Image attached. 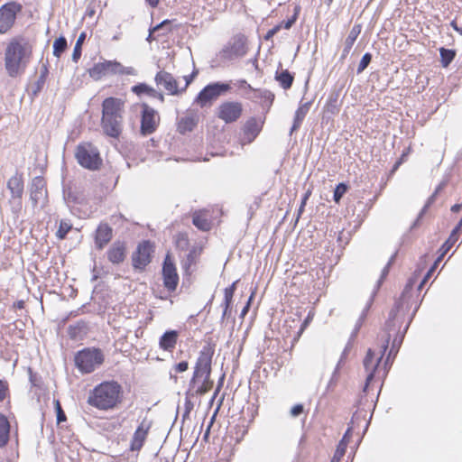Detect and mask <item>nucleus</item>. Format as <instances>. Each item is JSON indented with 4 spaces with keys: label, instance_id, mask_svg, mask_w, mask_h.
Instances as JSON below:
<instances>
[{
    "label": "nucleus",
    "instance_id": "2",
    "mask_svg": "<svg viewBox=\"0 0 462 462\" xmlns=\"http://www.w3.org/2000/svg\"><path fill=\"white\" fill-rule=\"evenodd\" d=\"M213 352L209 347H203L197 359L194 373L189 388L196 395H203L213 387L210 379Z\"/></svg>",
    "mask_w": 462,
    "mask_h": 462
},
{
    "label": "nucleus",
    "instance_id": "19",
    "mask_svg": "<svg viewBox=\"0 0 462 462\" xmlns=\"http://www.w3.org/2000/svg\"><path fill=\"white\" fill-rule=\"evenodd\" d=\"M116 71V62L112 61H103L95 64L92 68L88 69L89 76L94 80H99L103 77H106L110 74H114Z\"/></svg>",
    "mask_w": 462,
    "mask_h": 462
},
{
    "label": "nucleus",
    "instance_id": "38",
    "mask_svg": "<svg viewBox=\"0 0 462 462\" xmlns=\"http://www.w3.org/2000/svg\"><path fill=\"white\" fill-rule=\"evenodd\" d=\"M132 91L136 95L147 94L152 96L155 93V89L145 83H139L132 88Z\"/></svg>",
    "mask_w": 462,
    "mask_h": 462
},
{
    "label": "nucleus",
    "instance_id": "41",
    "mask_svg": "<svg viewBox=\"0 0 462 462\" xmlns=\"http://www.w3.org/2000/svg\"><path fill=\"white\" fill-rule=\"evenodd\" d=\"M71 229V225L61 220L60 223L59 229L56 233L57 237L60 239H64L66 235L69 233V231Z\"/></svg>",
    "mask_w": 462,
    "mask_h": 462
},
{
    "label": "nucleus",
    "instance_id": "63",
    "mask_svg": "<svg viewBox=\"0 0 462 462\" xmlns=\"http://www.w3.org/2000/svg\"><path fill=\"white\" fill-rule=\"evenodd\" d=\"M182 244L183 245H187L188 244V238H187L186 235L180 234L178 236V245H181Z\"/></svg>",
    "mask_w": 462,
    "mask_h": 462
},
{
    "label": "nucleus",
    "instance_id": "56",
    "mask_svg": "<svg viewBox=\"0 0 462 462\" xmlns=\"http://www.w3.org/2000/svg\"><path fill=\"white\" fill-rule=\"evenodd\" d=\"M351 436V429H347V430L345 432L342 439L339 441L338 445H341L342 443H345L344 445V452L346 453V449L347 447V443L349 441Z\"/></svg>",
    "mask_w": 462,
    "mask_h": 462
},
{
    "label": "nucleus",
    "instance_id": "46",
    "mask_svg": "<svg viewBox=\"0 0 462 462\" xmlns=\"http://www.w3.org/2000/svg\"><path fill=\"white\" fill-rule=\"evenodd\" d=\"M117 73L135 75L136 70L133 67H124L121 63L117 62Z\"/></svg>",
    "mask_w": 462,
    "mask_h": 462
},
{
    "label": "nucleus",
    "instance_id": "35",
    "mask_svg": "<svg viewBox=\"0 0 462 462\" xmlns=\"http://www.w3.org/2000/svg\"><path fill=\"white\" fill-rule=\"evenodd\" d=\"M67 49V40L65 37L60 36L53 42V55L60 58L61 53Z\"/></svg>",
    "mask_w": 462,
    "mask_h": 462
},
{
    "label": "nucleus",
    "instance_id": "4",
    "mask_svg": "<svg viewBox=\"0 0 462 462\" xmlns=\"http://www.w3.org/2000/svg\"><path fill=\"white\" fill-rule=\"evenodd\" d=\"M104 361V356L99 349L84 348L74 357L76 367L83 374L92 373Z\"/></svg>",
    "mask_w": 462,
    "mask_h": 462
},
{
    "label": "nucleus",
    "instance_id": "54",
    "mask_svg": "<svg viewBox=\"0 0 462 462\" xmlns=\"http://www.w3.org/2000/svg\"><path fill=\"white\" fill-rule=\"evenodd\" d=\"M189 367V364L187 361H181L178 364L175 365L174 366V370L177 372V373H183L185 372Z\"/></svg>",
    "mask_w": 462,
    "mask_h": 462
},
{
    "label": "nucleus",
    "instance_id": "64",
    "mask_svg": "<svg viewBox=\"0 0 462 462\" xmlns=\"http://www.w3.org/2000/svg\"><path fill=\"white\" fill-rule=\"evenodd\" d=\"M108 259L115 263H116V250L114 248H111L108 251Z\"/></svg>",
    "mask_w": 462,
    "mask_h": 462
},
{
    "label": "nucleus",
    "instance_id": "18",
    "mask_svg": "<svg viewBox=\"0 0 462 462\" xmlns=\"http://www.w3.org/2000/svg\"><path fill=\"white\" fill-rule=\"evenodd\" d=\"M23 180L22 174L16 173L7 181V189L11 192L12 199L14 201L18 208L22 207V197L23 194Z\"/></svg>",
    "mask_w": 462,
    "mask_h": 462
},
{
    "label": "nucleus",
    "instance_id": "6",
    "mask_svg": "<svg viewBox=\"0 0 462 462\" xmlns=\"http://www.w3.org/2000/svg\"><path fill=\"white\" fill-rule=\"evenodd\" d=\"M384 329L386 332V336L381 346V356L378 358L374 359V352L372 349H368L366 356L364 358L363 365L365 371L367 372L365 384L363 389L364 392H366L369 383L373 381L377 367L388 348L389 341L391 338V332L393 330L387 329L386 327L384 328Z\"/></svg>",
    "mask_w": 462,
    "mask_h": 462
},
{
    "label": "nucleus",
    "instance_id": "17",
    "mask_svg": "<svg viewBox=\"0 0 462 462\" xmlns=\"http://www.w3.org/2000/svg\"><path fill=\"white\" fill-rule=\"evenodd\" d=\"M46 197L47 190L44 179L40 176L34 177L30 187V199L33 207H36L40 202H43Z\"/></svg>",
    "mask_w": 462,
    "mask_h": 462
},
{
    "label": "nucleus",
    "instance_id": "62",
    "mask_svg": "<svg viewBox=\"0 0 462 462\" xmlns=\"http://www.w3.org/2000/svg\"><path fill=\"white\" fill-rule=\"evenodd\" d=\"M253 296H254V294H252V295L250 296V298H249V300H248V301H247L246 305L243 308V310H242V311H241V314H240V316H241L242 318H244V317L247 314V312H248V310H249V308H250V303H251V300H252Z\"/></svg>",
    "mask_w": 462,
    "mask_h": 462
},
{
    "label": "nucleus",
    "instance_id": "22",
    "mask_svg": "<svg viewBox=\"0 0 462 462\" xmlns=\"http://www.w3.org/2000/svg\"><path fill=\"white\" fill-rule=\"evenodd\" d=\"M113 229L106 224H100L96 232V244L102 249L112 238Z\"/></svg>",
    "mask_w": 462,
    "mask_h": 462
},
{
    "label": "nucleus",
    "instance_id": "25",
    "mask_svg": "<svg viewBox=\"0 0 462 462\" xmlns=\"http://www.w3.org/2000/svg\"><path fill=\"white\" fill-rule=\"evenodd\" d=\"M310 102H306L304 104H301L296 110L293 124L290 130V135H291L295 131H297L300 127L302 121L304 120L306 115L310 110Z\"/></svg>",
    "mask_w": 462,
    "mask_h": 462
},
{
    "label": "nucleus",
    "instance_id": "59",
    "mask_svg": "<svg viewBox=\"0 0 462 462\" xmlns=\"http://www.w3.org/2000/svg\"><path fill=\"white\" fill-rule=\"evenodd\" d=\"M440 254L439 256L436 259L433 266L431 268H433V271L435 270V268L438 266L439 263L443 259L444 255L448 252V251H445V247H444V245H442L441 248H440Z\"/></svg>",
    "mask_w": 462,
    "mask_h": 462
},
{
    "label": "nucleus",
    "instance_id": "49",
    "mask_svg": "<svg viewBox=\"0 0 462 462\" xmlns=\"http://www.w3.org/2000/svg\"><path fill=\"white\" fill-rule=\"evenodd\" d=\"M197 75V71H193L190 75L184 76L183 79L185 80V85L183 88H180V94L183 93L189 85L193 81L195 76Z\"/></svg>",
    "mask_w": 462,
    "mask_h": 462
},
{
    "label": "nucleus",
    "instance_id": "50",
    "mask_svg": "<svg viewBox=\"0 0 462 462\" xmlns=\"http://www.w3.org/2000/svg\"><path fill=\"white\" fill-rule=\"evenodd\" d=\"M393 258H394V255H393L391 257V259L389 260V262L387 263V264L383 267V271H382V274H381V278L380 280L378 281V286L380 285V283L382 282V281L387 276L388 273H389V268L393 261Z\"/></svg>",
    "mask_w": 462,
    "mask_h": 462
},
{
    "label": "nucleus",
    "instance_id": "8",
    "mask_svg": "<svg viewBox=\"0 0 462 462\" xmlns=\"http://www.w3.org/2000/svg\"><path fill=\"white\" fill-rule=\"evenodd\" d=\"M246 52L245 37L244 35H236L223 47L219 52V57L221 60H232L245 56Z\"/></svg>",
    "mask_w": 462,
    "mask_h": 462
},
{
    "label": "nucleus",
    "instance_id": "55",
    "mask_svg": "<svg viewBox=\"0 0 462 462\" xmlns=\"http://www.w3.org/2000/svg\"><path fill=\"white\" fill-rule=\"evenodd\" d=\"M297 15L298 13L296 11L295 14L290 19L282 23V26H283L285 29H290L295 23L297 20Z\"/></svg>",
    "mask_w": 462,
    "mask_h": 462
},
{
    "label": "nucleus",
    "instance_id": "51",
    "mask_svg": "<svg viewBox=\"0 0 462 462\" xmlns=\"http://www.w3.org/2000/svg\"><path fill=\"white\" fill-rule=\"evenodd\" d=\"M304 411V407L302 404H296L291 409V415L292 417H298Z\"/></svg>",
    "mask_w": 462,
    "mask_h": 462
},
{
    "label": "nucleus",
    "instance_id": "34",
    "mask_svg": "<svg viewBox=\"0 0 462 462\" xmlns=\"http://www.w3.org/2000/svg\"><path fill=\"white\" fill-rule=\"evenodd\" d=\"M440 53V61L444 68H447L454 60L456 56V52L453 50L446 49V48H440L439 49Z\"/></svg>",
    "mask_w": 462,
    "mask_h": 462
},
{
    "label": "nucleus",
    "instance_id": "53",
    "mask_svg": "<svg viewBox=\"0 0 462 462\" xmlns=\"http://www.w3.org/2000/svg\"><path fill=\"white\" fill-rule=\"evenodd\" d=\"M440 189H441V186L439 185V186L436 189L435 192H434V193H433V194L429 198V199H428V201H427L426 205L424 206V208H422V210H421V212H420V216L425 212L426 208H428L431 203H433V201H434V199H435V197H436L437 193L440 190Z\"/></svg>",
    "mask_w": 462,
    "mask_h": 462
},
{
    "label": "nucleus",
    "instance_id": "15",
    "mask_svg": "<svg viewBox=\"0 0 462 462\" xmlns=\"http://www.w3.org/2000/svg\"><path fill=\"white\" fill-rule=\"evenodd\" d=\"M242 105L239 102H224L217 108V116L226 124L236 122L242 115Z\"/></svg>",
    "mask_w": 462,
    "mask_h": 462
},
{
    "label": "nucleus",
    "instance_id": "9",
    "mask_svg": "<svg viewBox=\"0 0 462 462\" xmlns=\"http://www.w3.org/2000/svg\"><path fill=\"white\" fill-rule=\"evenodd\" d=\"M231 88L230 85L224 82H214L207 85L198 94L195 102L201 107L207 106L208 103H211L217 99L222 94L227 92Z\"/></svg>",
    "mask_w": 462,
    "mask_h": 462
},
{
    "label": "nucleus",
    "instance_id": "27",
    "mask_svg": "<svg viewBox=\"0 0 462 462\" xmlns=\"http://www.w3.org/2000/svg\"><path fill=\"white\" fill-rule=\"evenodd\" d=\"M202 252V248L199 246H193L186 258L181 261V267L186 273H189V268L191 265L195 264L197 258L200 255Z\"/></svg>",
    "mask_w": 462,
    "mask_h": 462
},
{
    "label": "nucleus",
    "instance_id": "31",
    "mask_svg": "<svg viewBox=\"0 0 462 462\" xmlns=\"http://www.w3.org/2000/svg\"><path fill=\"white\" fill-rule=\"evenodd\" d=\"M408 328H409V324H407V325L405 326V328H404V329H403L402 334H401V335H397V336L393 338V343H392V347H391V349H390V352H389L388 356H387V358H386V360H385V363H384V365H388V363L390 362L391 356H392L393 354L396 355V353L398 352L399 347H400V346H401V345H402V340H403V337H404V334L406 333V331H407Z\"/></svg>",
    "mask_w": 462,
    "mask_h": 462
},
{
    "label": "nucleus",
    "instance_id": "30",
    "mask_svg": "<svg viewBox=\"0 0 462 462\" xmlns=\"http://www.w3.org/2000/svg\"><path fill=\"white\" fill-rule=\"evenodd\" d=\"M10 423L7 418L0 413V448L5 446L9 440Z\"/></svg>",
    "mask_w": 462,
    "mask_h": 462
},
{
    "label": "nucleus",
    "instance_id": "37",
    "mask_svg": "<svg viewBox=\"0 0 462 462\" xmlns=\"http://www.w3.org/2000/svg\"><path fill=\"white\" fill-rule=\"evenodd\" d=\"M44 76H39L37 80L30 88V95L32 98L38 96L45 85Z\"/></svg>",
    "mask_w": 462,
    "mask_h": 462
},
{
    "label": "nucleus",
    "instance_id": "44",
    "mask_svg": "<svg viewBox=\"0 0 462 462\" xmlns=\"http://www.w3.org/2000/svg\"><path fill=\"white\" fill-rule=\"evenodd\" d=\"M311 192L310 190H308L302 199H301V203L300 205V208L298 209V213H297V217H296V220H295V224L299 221V218L300 217L302 212L304 211V208L306 206V203H307V200L309 199L310 196Z\"/></svg>",
    "mask_w": 462,
    "mask_h": 462
},
{
    "label": "nucleus",
    "instance_id": "32",
    "mask_svg": "<svg viewBox=\"0 0 462 462\" xmlns=\"http://www.w3.org/2000/svg\"><path fill=\"white\" fill-rule=\"evenodd\" d=\"M255 97L263 101V106L270 107L274 99V94L267 89H254Z\"/></svg>",
    "mask_w": 462,
    "mask_h": 462
},
{
    "label": "nucleus",
    "instance_id": "57",
    "mask_svg": "<svg viewBox=\"0 0 462 462\" xmlns=\"http://www.w3.org/2000/svg\"><path fill=\"white\" fill-rule=\"evenodd\" d=\"M281 27H282V25H276L273 28H272L271 30H269L266 32L264 39L266 41H269L270 39H272L280 31Z\"/></svg>",
    "mask_w": 462,
    "mask_h": 462
},
{
    "label": "nucleus",
    "instance_id": "29",
    "mask_svg": "<svg viewBox=\"0 0 462 462\" xmlns=\"http://www.w3.org/2000/svg\"><path fill=\"white\" fill-rule=\"evenodd\" d=\"M275 79L279 82L283 89H289L293 83L294 75L288 69H282L281 72L276 71Z\"/></svg>",
    "mask_w": 462,
    "mask_h": 462
},
{
    "label": "nucleus",
    "instance_id": "28",
    "mask_svg": "<svg viewBox=\"0 0 462 462\" xmlns=\"http://www.w3.org/2000/svg\"><path fill=\"white\" fill-rule=\"evenodd\" d=\"M198 124V118L196 116H188L182 117L178 123V131L184 134L188 132H191Z\"/></svg>",
    "mask_w": 462,
    "mask_h": 462
},
{
    "label": "nucleus",
    "instance_id": "12",
    "mask_svg": "<svg viewBox=\"0 0 462 462\" xmlns=\"http://www.w3.org/2000/svg\"><path fill=\"white\" fill-rule=\"evenodd\" d=\"M21 9V5L15 2L7 3L0 7V33H5L12 28Z\"/></svg>",
    "mask_w": 462,
    "mask_h": 462
},
{
    "label": "nucleus",
    "instance_id": "14",
    "mask_svg": "<svg viewBox=\"0 0 462 462\" xmlns=\"http://www.w3.org/2000/svg\"><path fill=\"white\" fill-rule=\"evenodd\" d=\"M162 278L163 285L168 291H173L176 290L179 283V275L170 254H167L163 260Z\"/></svg>",
    "mask_w": 462,
    "mask_h": 462
},
{
    "label": "nucleus",
    "instance_id": "33",
    "mask_svg": "<svg viewBox=\"0 0 462 462\" xmlns=\"http://www.w3.org/2000/svg\"><path fill=\"white\" fill-rule=\"evenodd\" d=\"M338 97L339 93L338 91H334L331 93L328 97L326 107L327 110L332 114H336L339 111V105H338Z\"/></svg>",
    "mask_w": 462,
    "mask_h": 462
},
{
    "label": "nucleus",
    "instance_id": "36",
    "mask_svg": "<svg viewBox=\"0 0 462 462\" xmlns=\"http://www.w3.org/2000/svg\"><path fill=\"white\" fill-rule=\"evenodd\" d=\"M85 39H86V33L81 32L76 42V44L74 46V50L72 52L71 59L74 62H78V60H79V58L81 56V48H82V44H83Z\"/></svg>",
    "mask_w": 462,
    "mask_h": 462
},
{
    "label": "nucleus",
    "instance_id": "47",
    "mask_svg": "<svg viewBox=\"0 0 462 462\" xmlns=\"http://www.w3.org/2000/svg\"><path fill=\"white\" fill-rule=\"evenodd\" d=\"M171 22L169 20H164L162 23H158L156 26L152 28V31L158 32L159 30H165V32H168L171 31Z\"/></svg>",
    "mask_w": 462,
    "mask_h": 462
},
{
    "label": "nucleus",
    "instance_id": "45",
    "mask_svg": "<svg viewBox=\"0 0 462 462\" xmlns=\"http://www.w3.org/2000/svg\"><path fill=\"white\" fill-rule=\"evenodd\" d=\"M344 445H345V443H342L341 445H337L336 452H335L333 458L330 462H339L341 460V458L345 455Z\"/></svg>",
    "mask_w": 462,
    "mask_h": 462
},
{
    "label": "nucleus",
    "instance_id": "10",
    "mask_svg": "<svg viewBox=\"0 0 462 462\" xmlns=\"http://www.w3.org/2000/svg\"><path fill=\"white\" fill-rule=\"evenodd\" d=\"M141 107V134L143 135L152 134L159 125L160 116L154 108L146 103H143Z\"/></svg>",
    "mask_w": 462,
    "mask_h": 462
},
{
    "label": "nucleus",
    "instance_id": "7",
    "mask_svg": "<svg viewBox=\"0 0 462 462\" xmlns=\"http://www.w3.org/2000/svg\"><path fill=\"white\" fill-rule=\"evenodd\" d=\"M101 126L106 135L116 137V98L112 97L103 101Z\"/></svg>",
    "mask_w": 462,
    "mask_h": 462
},
{
    "label": "nucleus",
    "instance_id": "42",
    "mask_svg": "<svg viewBox=\"0 0 462 462\" xmlns=\"http://www.w3.org/2000/svg\"><path fill=\"white\" fill-rule=\"evenodd\" d=\"M54 408L57 415V423L60 424L61 422L66 421V414L63 411L60 402L58 400L54 401Z\"/></svg>",
    "mask_w": 462,
    "mask_h": 462
},
{
    "label": "nucleus",
    "instance_id": "48",
    "mask_svg": "<svg viewBox=\"0 0 462 462\" xmlns=\"http://www.w3.org/2000/svg\"><path fill=\"white\" fill-rule=\"evenodd\" d=\"M8 393V384L6 382L0 380V402H3Z\"/></svg>",
    "mask_w": 462,
    "mask_h": 462
},
{
    "label": "nucleus",
    "instance_id": "60",
    "mask_svg": "<svg viewBox=\"0 0 462 462\" xmlns=\"http://www.w3.org/2000/svg\"><path fill=\"white\" fill-rule=\"evenodd\" d=\"M432 273H433V268H430L428 271V273H426V275L424 276V278L422 279V281L420 282V283L419 284L418 290H421L422 289L424 284L427 282L428 279H430V277L431 276Z\"/></svg>",
    "mask_w": 462,
    "mask_h": 462
},
{
    "label": "nucleus",
    "instance_id": "16",
    "mask_svg": "<svg viewBox=\"0 0 462 462\" xmlns=\"http://www.w3.org/2000/svg\"><path fill=\"white\" fill-rule=\"evenodd\" d=\"M154 81L157 86H162L169 95L177 96L180 94L178 82L170 72L160 70L155 75Z\"/></svg>",
    "mask_w": 462,
    "mask_h": 462
},
{
    "label": "nucleus",
    "instance_id": "26",
    "mask_svg": "<svg viewBox=\"0 0 462 462\" xmlns=\"http://www.w3.org/2000/svg\"><path fill=\"white\" fill-rule=\"evenodd\" d=\"M360 32H361L360 25H355L350 30V32L345 41V43H344V48H343L342 54L340 57L341 60H345L347 57L355 42L356 41V38L358 37Z\"/></svg>",
    "mask_w": 462,
    "mask_h": 462
},
{
    "label": "nucleus",
    "instance_id": "1",
    "mask_svg": "<svg viewBox=\"0 0 462 462\" xmlns=\"http://www.w3.org/2000/svg\"><path fill=\"white\" fill-rule=\"evenodd\" d=\"M31 48L23 38H14L5 51V67L7 74L15 78L22 74L29 62Z\"/></svg>",
    "mask_w": 462,
    "mask_h": 462
},
{
    "label": "nucleus",
    "instance_id": "58",
    "mask_svg": "<svg viewBox=\"0 0 462 462\" xmlns=\"http://www.w3.org/2000/svg\"><path fill=\"white\" fill-rule=\"evenodd\" d=\"M371 302H372V299H370L369 303L366 305L365 309L364 310V311H363V313H362V315H361V317H360V319L358 320V323L356 326V329H355L354 335H356L357 330L359 329V328L361 326V323H362V320L365 319V313L368 310V309L370 308Z\"/></svg>",
    "mask_w": 462,
    "mask_h": 462
},
{
    "label": "nucleus",
    "instance_id": "52",
    "mask_svg": "<svg viewBox=\"0 0 462 462\" xmlns=\"http://www.w3.org/2000/svg\"><path fill=\"white\" fill-rule=\"evenodd\" d=\"M234 293L225 289L224 291V302L223 305L231 306Z\"/></svg>",
    "mask_w": 462,
    "mask_h": 462
},
{
    "label": "nucleus",
    "instance_id": "20",
    "mask_svg": "<svg viewBox=\"0 0 462 462\" xmlns=\"http://www.w3.org/2000/svg\"><path fill=\"white\" fill-rule=\"evenodd\" d=\"M150 425L146 424L144 421H143L138 428L136 429L133 439L131 442V450L132 451H138L141 449V448L143 445V442L146 439L148 430H149Z\"/></svg>",
    "mask_w": 462,
    "mask_h": 462
},
{
    "label": "nucleus",
    "instance_id": "43",
    "mask_svg": "<svg viewBox=\"0 0 462 462\" xmlns=\"http://www.w3.org/2000/svg\"><path fill=\"white\" fill-rule=\"evenodd\" d=\"M196 394L192 393V390L189 388L188 392L186 393V398H185V403H184V410L188 412H190L193 408L194 404L190 400V397L195 396Z\"/></svg>",
    "mask_w": 462,
    "mask_h": 462
},
{
    "label": "nucleus",
    "instance_id": "39",
    "mask_svg": "<svg viewBox=\"0 0 462 462\" xmlns=\"http://www.w3.org/2000/svg\"><path fill=\"white\" fill-rule=\"evenodd\" d=\"M346 190H347V186L345 183L337 184L334 190V194H333L334 201L336 203H338L340 201V199H342V197L344 196V194L346 192Z\"/></svg>",
    "mask_w": 462,
    "mask_h": 462
},
{
    "label": "nucleus",
    "instance_id": "3",
    "mask_svg": "<svg viewBox=\"0 0 462 462\" xmlns=\"http://www.w3.org/2000/svg\"><path fill=\"white\" fill-rule=\"evenodd\" d=\"M88 403L103 410L113 408L116 405V383L106 382L96 387L88 397Z\"/></svg>",
    "mask_w": 462,
    "mask_h": 462
},
{
    "label": "nucleus",
    "instance_id": "21",
    "mask_svg": "<svg viewBox=\"0 0 462 462\" xmlns=\"http://www.w3.org/2000/svg\"><path fill=\"white\" fill-rule=\"evenodd\" d=\"M263 121L252 117L247 120L244 127V134L249 143H251L259 134L262 130Z\"/></svg>",
    "mask_w": 462,
    "mask_h": 462
},
{
    "label": "nucleus",
    "instance_id": "13",
    "mask_svg": "<svg viewBox=\"0 0 462 462\" xmlns=\"http://www.w3.org/2000/svg\"><path fill=\"white\" fill-rule=\"evenodd\" d=\"M414 284L413 279H410L404 287L402 296L395 301L393 308L389 312L388 319L386 320V328L389 330H396L400 328L402 322V318L399 317V312L402 307V299L405 294L411 291Z\"/></svg>",
    "mask_w": 462,
    "mask_h": 462
},
{
    "label": "nucleus",
    "instance_id": "11",
    "mask_svg": "<svg viewBox=\"0 0 462 462\" xmlns=\"http://www.w3.org/2000/svg\"><path fill=\"white\" fill-rule=\"evenodd\" d=\"M152 245L144 240L140 243L132 254V263L134 270L143 272L152 261Z\"/></svg>",
    "mask_w": 462,
    "mask_h": 462
},
{
    "label": "nucleus",
    "instance_id": "24",
    "mask_svg": "<svg viewBox=\"0 0 462 462\" xmlns=\"http://www.w3.org/2000/svg\"><path fill=\"white\" fill-rule=\"evenodd\" d=\"M192 223L201 231H208L211 228V222L205 210L195 211L192 215Z\"/></svg>",
    "mask_w": 462,
    "mask_h": 462
},
{
    "label": "nucleus",
    "instance_id": "5",
    "mask_svg": "<svg viewBox=\"0 0 462 462\" xmlns=\"http://www.w3.org/2000/svg\"><path fill=\"white\" fill-rule=\"evenodd\" d=\"M75 157L80 166L90 171L98 170L102 163L97 148L90 143L79 144Z\"/></svg>",
    "mask_w": 462,
    "mask_h": 462
},
{
    "label": "nucleus",
    "instance_id": "23",
    "mask_svg": "<svg viewBox=\"0 0 462 462\" xmlns=\"http://www.w3.org/2000/svg\"><path fill=\"white\" fill-rule=\"evenodd\" d=\"M179 337L177 330H168L160 338V347L165 351H171L176 344Z\"/></svg>",
    "mask_w": 462,
    "mask_h": 462
},
{
    "label": "nucleus",
    "instance_id": "61",
    "mask_svg": "<svg viewBox=\"0 0 462 462\" xmlns=\"http://www.w3.org/2000/svg\"><path fill=\"white\" fill-rule=\"evenodd\" d=\"M451 26L455 31L459 32L462 35V23H460V20H456L451 23Z\"/></svg>",
    "mask_w": 462,
    "mask_h": 462
},
{
    "label": "nucleus",
    "instance_id": "40",
    "mask_svg": "<svg viewBox=\"0 0 462 462\" xmlns=\"http://www.w3.org/2000/svg\"><path fill=\"white\" fill-rule=\"evenodd\" d=\"M371 60H372V54L369 52L365 53L359 62L356 73L357 74L362 73L368 67Z\"/></svg>",
    "mask_w": 462,
    "mask_h": 462
}]
</instances>
